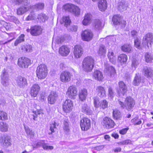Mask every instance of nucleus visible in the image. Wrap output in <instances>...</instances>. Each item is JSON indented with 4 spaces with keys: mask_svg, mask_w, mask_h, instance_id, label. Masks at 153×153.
Segmentation results:
<instances>
[{
    "mask_svg": "<svg viewBox=\"0 0 153 153\" xmlns=\"http://www.w3.org/2000/svg\"><path fill=\"white\" fill-rule=\"evenodd\" d=\"M92 16L89 13L86 14L83 20L82 21V24L84 25H87L90 24L91 22Z\"/></svg>",
    "mask_w": 153,
    "mask_h": 153,
    "instance_id": "nucleus-23",
    "label": "nucleus"
},
{
    "mask_svg": "<svg viewBox=\"0 0 153 153\" xmlns=\"http://www.w3.org/2000/svg\"><path fill=\"white\" fill-rule=\"evenodd\" d=\"M10 19L12 22L16 24H18L19 23V21L18 19L14 16H11Z\"/></svg>",
    "mask_w": 153,
    "mask_h": 153,
    "instance_id": "nucleus-62",
    "label": "nucleus"
},
{
    "mask_svg": "<svg viewBox=\"0 0 153 153\" xmlns=\"http://www.w3.org/2000/svg\"><path fill=\"white\" fill-rule=\"evenodd\" d=\"M108 95L109 97H113L114 95V93L111 88L109 87L108 89Z\"/></svg>",
    "mask_w": 153,
    "mask_h": 153,
    "instance_id": "nucleus-64",
    "label": "nucleus"
},
{
    "mask_svg": "<svg viewBox=\"0 0 153 153\" xmlns=\"http://www.w3.org/2000/svg\"><path fill=\"white\" fill-rule=\"evenodd\" d=\"M30 64V60L25 57H22L18 59V65L23 68H27Z\"/></svg>",
    "mask_w": 153,
    "mask_h": 153,
    "instance_id": "nucleus-6",
    "label": "nucleus"
},
{
    "mask_svg": "<svg viewBox=\"0 0 153 153\" xmlns=\"http://www.w3.org/2000/svg\"><path fill=\"white\" fill-rule=\"evenodd\" d=\"M94 28L96 30H99L102 28V22L100 20L96 19L93 23Z\"/></svg>",
    "mask_w": 153,
    "mask_h": 153,
    "instance_id": "nucleus-32",
    "label": "nucleus"
},
{
    "mask_svg": "<svg viewBox=\"0 0 153 153\" xmlns=\"http://www.w3.org/2000/svg\"><path fill=\"white\" fill-rule=\"evenodd\" d=\"M87 95L86 90L83 89L79 91V97L82 101L85 100Z\"/></svg>",
    "mask_w": 153,
    "mask_h": 153,
    "instance_id": "nucleus-33",
    "label": "nucleus"
},
{
    "mask_svg": "<svg viewBox=\"0 0 153 153\" xmlns=\"http://www.w3.org/2000/svg\"><path fill=\"white\" fill-rule=\"evenodd\" d=\"M63 129L64 131L68 132L70 131L68 124V120L66 118H65L63 121Z\"/></svg>",
    "mask_w": 153,
    "mask_h": 153,
    "instance_id": "nucleus-39",
    "label": "nucleus"
},
{
    "mask_svg": "<svg viewBox=\"0 0 153 153\" xmlns=\"http://www.w3.org/2000/svg\"><path fill=\"white\" fill-rule=\"evenodd\" d=\"M121 49L124 52H130L131 50V47L129 45H124L121 46Z\"/></svg>",
    "mask_w": 153,
    "mask_h": 153,
    "instance_id": "nucleus-43",
    "label": "nucleus"
},
{
    "mask_svg": "<svg viewBox=\"0 0 153 153\" xmlns=\"http://www.w3.org/2000/svg\"><path fill=\"white\" fill-rule=\"evenodd\" d=\"M29 9V7H21L17 9V14L19 15H22L27 12Z\"/></svg>",
    "mask_w": 153,
    "mask_h": 153,
    "instance_id": "nucleus-28",
    "label": "nucleus"
},
{
    "mask_svg": "<svg viewBox=\"0 0 153 153\" xmlns=\"http://www.w3.org/2000/svg\"><path fill=\"white\" fill-rule=\"evenodd\" d=\"M134 45L137 48L139 49L140 48V42L138 39H136L134 40Z\"/></svg>",
    "mask_w": 153,
    "mask_h": 153,
    "instance_id": "nucleus-63",
    "label": "nucleus"
},
{
    "mask_svg": "<svg viewBox=\"0 0 153 153\" xmlns=\"http://www.w3.org/2000/svg\"><path fill=\"white\" fill-rule=\"evenodd\" d=\"M94 65L82 63V68L83 70L87 72L91 71L93 68Z\"/></svg>",
    "mask_w": 153,
    "mask_h": 153,
    "instance_id": "nucleus-34",
    "label": "nucleus"
},
{
    "mask_svg": "<svg viewBox=\"0 0 153 153\" xmlns=\"http://www.w3.org/2000/svg\"><path fill=\"white\" fill-rule=\"evenodd\" d=\"M36 14L33 11H32L25 19L26 21H29L35 20L36 19Z\"/></svg>",
    "mask_w": 153,
    "mask_h": 153,
    "instance_id": "nucleus-40",
    "label": "nucleus"
},
{
    "mask_svg": "<svg viewBox=\"0 0 153 153\" xmlns=\"http://www.w3.org/2000/svg\"><path fill=\"white\" fill-rule=\"evenodd\" d=\"M62 20L64 23V25L66 27L70 25L71 23V21L70 20L69 16H64L62 19Z\"/></svg>",
    "mask_w": 153,
    "mask_h": 153,
    "instance_id": "nucleus-48",
    "label": "nucleus"
},
{
    "mask_svg": "<svg viewBox=\"0 0 153 153\" xmlns=\"http://www.w3.org/2000/svg\"><path fill=\"white\" fill-rule=\"evenodd\" d=\"M98 55L100 56L105 55L106 53L105 47L103 45H100L97 52Z\"/></svg>",
    "mask_w": 153,
    "mask_h": 153,
    "instance_id": "nucleus-36",
    "label": "nucleus"
},
{
    "mask_svg": "<svg viewBox=\"0 0 153 153\" xmlns=\"http://www.w3.org/2000/svg\"><path fill=\"white\" fill-rule=\"evenodd\" d=\"M57 94L56 92H51V94L48 97V103L51 104H53L56 100Z\"/></svg>",
    "mask_w": 153,
    "mask_h": 153,
    "instance_id": "nucleus-21",
    "label": "nucleus"
},
{
    "mask_svg": "<svg viewBox=\"0 0 153 153\" xmlns=\"http://www.w3.org/2000/svg\"><path fill=\"white\" fill-rule=\"evenodd\" d=\"M42 29L41 27L35 25L32 27L31 35L33 36H37L42 33Z\"/></svg>",
    "mask_w": 153,
    "mask_h": 153,
    "instance_id": "nucleus-16",
    "label": "nucleus"
},
{
    "mask_svg": "<svg viewBox=\"0 0 153 153\" xmlns=\"http://www.w3.org/2000/svg\"><path fill=\"white\" fill-rule=\"evenodd\" d=\"M153 58L151 54L149 53H146L145 54V59L146 62H149L151 61Z\"/></svg>",
    "mask_w": 153,
    "mask_h": 153,
    "instance_id": "nucleus-55",
    "label": "nucleus"
},
{
    "mask_svg": "<svg viewBox=\"0 0 153 153\" xmlns=\"http://www.w3.org/2000/svg\"><path fill=\"white\" fill-rule=\"evenodd\" d=\"M48 74V69L44 64H42L37 67L36 75L38 78L40 79H45Z\"/></svg>",
    "mask_w": 153,
    "mask_h": 153,
    "instance_id": "nucleus-2",
    "label": "nucleus"
},
{
    "mask_svg": "<svg viewBox=\"0 0 153 153\" xmlns=\"http://www.w3.org/2000/svg\"><path fill=\"white\" fill-rule=\"evenodd\" d=\"M108 102L105 100H103L101 101L100 107L103 109L107 108L108 106Z\"/></svg>",
    "mask_w": 153,
    "mask_h": 153,
    "instance_id": "nucleus-56",
    "label": "nucleus"
},
{
    "mask_svg": "<svg viewBox=\"0 0 153 153\" xmlns=\"http://www.w3.org/2000/svg\"><path fill=\"white\" fill-rule=\"evenodd\" d=\"M45 142L44 140H41L40 141L38 142L36 144L35 148H37L40 146H42L43 148V145Z\"/></svg>",
    "mask_w": 153,
    "mask_h": 153,
    "instance_id": "nucleus-61",
    "label": "nucleus"
},
{
    "mask_svg": "<svg viewBox=\"0 0 153 153\" xmlns=\"http://www.w3.org/2000/svg\"><path fill=\"white\" fill-rule=\"evenodd\" d=\"M101 102H99V98L97 97L94 98V107L97 108L100 106Z\"/></svg>",
    "mask_w": 153,
    "mask_h": 153,
    "instance_id": "nucleus-50",
    "label": "nucleus"
},
{
    "mask_svg": "<svg viewBox=\"0 0 153 153\" xmlns=\"http://www.w3.org/2000/svg\"><path fill=\"white\" fill-rule=\"evenodd\" d=\"M93 34L91 31L89 29L85 30L81 34V37L83 40L89 41L92 39Z\"/></svg>",
    "mask_w": 153,
    "mask_h": 153,
    "instance_id": "nucleus-8",
    "label": "nucleus"
},
{
    "mask_svg": "<svg viewBox=\"0 0 153 153\" xmlns=\"http://www.w3.org/2000/svg\"><path fill=\"white\" fill-rule=\"evenodd\" d=\"M82 111L87 114L91 115L92 113V111L91 110L89 107L86 104L82 105Z\"/></svg>",
    "mask_w": 153,
    "mask_h": 153,
    "instance_id": "nucleus-26",
    "label": "nucleus"
},
{
    "mask_svg": "<svg viewBox=\"0 0 153 153\" xmlns=\"http://www.w3.org/2000/svg\"><path fill=\"white\" fill-rule=\"evenodd\" d=\"M25 35L24 34H21L15 41L14 45L15 46H16L18 44L21 43L22 42H24L25 40Z\"/></svg>",
    "mask_w": 153,
    "mask_h": 153,
    "instance_id": "nucleus-38",
    "label": "nucleus"
},
{
    "mask_svg": "<svg viewBox=\"0 0 153 153\" xmlns=\"http://www.w3.org/2000/svg\"><path fill=\"white\" fill-rule=\"evenodd\" d=\"M8 129V125L4 122H0V130L2 132L7 131Z\"/></svg>",
    "mask_w": 153,
    "mask_h": 153,
    "instance_id": "nucleus-44",
    "label": "nucleus"
},
{
    "mask_svg": "<svg viewBox=\"0 0 153 153\" xmlns=\"http://www.w3.org/2000/svg\"><path fill=\"white\" fill-rule=\"evenodd\" d=\"M139 64V63L136 59L132 58L131 61V67L132 68L135 69Z\"/></svg>",
    "mask_w": 153,
    "mask_h": 153,
    "instance_id": "nucleus-51",
    "label": "nucleus"
},
{
    "mask_svg": "<svg viewBox=\"0 0 153 153\" xmlns=\"http://www.w3.org/2000/svg\"><path fill=\"white\" fill-rule=\"evenodd\" d=\"M53 146H48L47 145V144L45 143L42 148L45 150H52L53 149Z\"/></svg>",
    "mask_w": 153,
    "mask_h": 153,
    "instance_id": "nucleus-58",
    "label": "nucleus"
},
{
    "mask_svg": "<svg viewBox=\"0 0 153 153\" xmlns=\"http://www.w3.org/2000/svg\"><path fill=\"white\" fill-rule=\"evenodd\" d=\"M0 143L6 147L8 146L10 144V137L8 136H3L0 138Z\"/></svg>",
    "mask_w": 153,
    "mask_h": 153,
    "instance_id": "nucleus-18",
    "label": "nucleus"
},
{
    "mask_svg": "<svg viewBox=\"0 0 153 153\" xmlns=\"http://www.w3.org/2000/svg\"><path fill=\"white\" fill-rule=\"evenodd\" d=\"M74 5L70 4H68L64 5L63 8L66 10L71 13L73 11Z\"/></svg>",
    "mask_w": 153,
    "mask_h": 153,
    "instance_id": "nucleus-41",
    "label": "nucleus"
},
{
    "mask_svg": "<svg viewBox=\"0 0 153 153\" xmlns=\"http://www.w3.org/2000/svg\"><path fill=\"white\" fill-rule=\"evenodd\" d=\"M98 7L100 11H105L107 7V3L106 0H99Z\"/></svg>",
    "mask_w": 153,
    "mask_h": 153,
    "instance_id": "nucleus-22",
    "label": "nucleus"
},
{
    "mask_svg": "<svg viewBox=\"0 0 153 153\" xmlns=\"http://www.w3.org/2000/svg\"><path fill=\"white\" fill-rule=\"evenodd\" d=\"M30 0H13V2L16 5H19L21 4L26 5Z\"/></svg>",
    "mask_w": 153,
    "mask_h": 153,
    "instance_id": "nucleus-46",
    "label": "nucleus"
},
{
    "mask_svg": "<svg viewBox=\"0 0 153 153\" xmlns=\"http://www.w3.org/2000/svg\"><path fill=\"white\" fill-rule=\"evenodd\" d=\"M7 119V114L5 112L0 111V120H5Z\"/></svg>",
    "mask_w": 153,
    "mask_h": 153,
    "instance_id": "nucleus-53",
    "label": "nucleus"
},
{
    "mask_svg": "<svg viewBox=\"0 0 153 153\" xmlns=\"http://www.w3.org/2000/svg\"><path fill=\"white\" fill-rule=\"evenodd\" d=\"M77 89L74 85L69 86L66 91V95L70 98L75 99L77 95Z\"/></svg>",
    "mask_w": 153,
    "mask_h": 153,
    "instance_id": "nucleus-5",
    "label": "nucleus"
},
{
    "mask_svg": "<svg viewBox=\"0 0 153 153\" xmlns=\"http://www.w3.org/2000/svg\"><path fill=\"white\" fill-rule=\"evenodd\" d=\"M118 103L122 108H125L128 111L132 109L134 107L135 104L134 99L131 97H126L125 99L124 102L119 100Z\"/></svg>",
    "mask_w": 153,
    "mask_h": 153,
    "instance_id": "nucleus-1",
    "label": "nucleus"
},
{
    "mask_svg": "<svg viewBox=\"0 0 153 153\" xmlns=\"http://www.w3.org/2000/svg\"><path fill=\"white\" fill-rule=\"evenodd\" d=\"M73 52L76 58H79L83 54V50L81 46L77 45L74 48Z\"/></svg>",
    "mask_w": 153,
    "mask_h": 153,
    "instance_id": "nucleus-13",
    "label": "nucleus"
},
{
    "mask_svg": "<svg viewBox=\"0 0 153 153\" xmlns=\"http://www.w3.org/2000/svg\"><path fill=\"white\" fill-rule=\"evenodd\" d=\"M37 19L42 22H45L48 19L47 16L45 14H40L38 15Z\"/></svg>",
    "mask_w": 153,
    "mask_h": 153,
    "instance_id": "nucleus-54",
    "label": "nucleus"
},
{
    "mask_svg": "<svg viewBox=\"0 0 153 153\" xmlns=\"http://www.w3.org/2000/svg\"><path fill=\"white\" fill-rule=\"evenodd\" d=\"M72 74L68 71L62 72L60 75V81L63 83H67L71 80Z\"/></svg>",
    "mask_w": 153,
    "mask_h": 153,
    "instance_id": "nucleus-4",
    "label": "nucleus"
},
{
    "mask_svg": "<svg viewBox=\"0 0 153 153\" xmlns=\"http://www.w3.org/2000/svg\"><path fill=\"white\" fill-rule=\"evenodd\" d=\"M41 111L38 110L33 111V114H32V116H33V119L34 120H35V118L37 117L38 115L41 114Z\"/></svg>",
    "mask_w": 153,
    "mask_h": 153,
    "instance_id": "nucleus-60",
    "label": "nucleus"
},
{
    "mask_svg": "<svg viewBox=\"0 0 153 153\" xmlns=\"http://www.w3.org/2000/svg\"><path fill=\"white\" fill-rule=\"evenodd\" d=\"M153 42V35L151 33H149L146 34L143 37V44L145 45H147L149 43L151 45Z\"/></svg>",
    "mask_w": 153,
    "mask_h": 153,
    "instance_id": "nucleus-11",
    "label": "nucleus"
},
{
    "mask_svg": "<svg viewBox=\"0 0 153 153\" xmlns=\"http://www.w3.org/2000/svg\"><path fill=\"white\" fill-rule=\"evenodd\" d=\"M45 5L43 3H39L33 6V7L36 10H39L43 9Z\"/></svg>",
    "mask_w": 153,
    "mask_h": 153,
    "instance_id": "nucleus-42",
    "label": "nucleus"
},
{
    "mask_svg": "<svg viewBox=\"0 0 153 153\" xmlns=\"http://www.w3.org/2000/svg\"><path fill=\"white\" fill-rule=\"evenodd\" d=\"M127 5L124 2H121L119 3L118 8L120 11H123L126 10Z\"/></svg>",
    "mask_w": 153,
    "mask_h": 153,
    "instance_id": "nucleus-47",
    "label": "nucleus"
},
{
    "mask_svg": "<svg viewBox=\"0 0 153 153\" xmlns=\"http://www.w3.org/2000/svg\"><path fill=\"white\" fill-rule=\"evenodd\" d=\"M34 148H35V147L32 145H28L26 147L27 150H25L22 153L29 152H31L33 150Z\"/></svg>",
    "mask_w": 153,
    "mask_h": 153,
    "instance_id": "nucleus-57",
    "label": "nucleus"
},
{
    "mask_svg": "<svg viewBox=\"0 0 153 153\" xmlns=\"http://www.w3.org/2000/svg\"><path fill=\"white\" fill-rule=\"evenodd\" d=\"M93 76L95 79L98 81H101L103 78L102 72L98 70H96L94 71Z\"/></svg>",
    "mask_w": 153,
    "mask_h": 153,
    "instance_id": "nucleus-24",
    "label": "nucleus"
},
{
    "mask_svg": "<svg viewBox=\"0 0 153 153\" xmlns=\"http://www.w3.org/2000/svg\"><path fill=\"white\" fill-rule=\"evenodd\" d=\"M56 123L55 122L54 123L51 124L50 129L51 131V132L49 133V134H51L53 133L54 132V129L56 128Z\"/></svg>",
    "mask_w": 153,
    "mask_h": 153,
    "instance_id": "nucleus-59",
    "label": "nucleus"
},
{
    "mask_svg": "<svg viewBox=\"0 0 153 153\" xmlns=\"http://www.w3.org/2000/svg\"><path fill=\"white\" fill-rule=\"evenodd\" d=\"M73 105V103L71 100L70 99L66 100L63 105V109L64 111L66 113L69 112L72 109Z\"/></svg>",
    "mask_w": 153,
    "mask_h": 153,
    "instance_id": "nucleus-12",
    "label": "nucleus"
},
{
    "mask_svg": "<svg viewBox=\"0 0 153 153\" xmlns=\"http://www.w3.org/2000/svg\"><path fill=\"white\" fill-rule=\"evenodd\" d=\"M102 125L107 129H110L114 127L115 123L114 121L108 117H105L102 122Z\"/></svg>",
    "mask_w": 153,
    "mask_h": 153,
    "instance_id": "nucleus-10",
    "label": "nucleus"
},
{
    "mask_svg": "<svg viewBox=\"0 0 153 153\" xmlns=\"http://www.w3.org/2000/svg\"><path fill=\"white\" fill-rule=\"evenodd\" d=\"M40 89L38 84H35L31 88L30 94L31 96L34 97L36 96Z\"/></svg>",
    "mask_w": 153,
    "mask_h": 153,
    "instance_id": "nucleus-15",
    "label": "nucleus"
},
{
    "mask_svg": "<svg viewBox=\"0 0 153 153\" xmlns=\"http://www.w3.org/2000/svg\"><path fill=\"white\" fill-rule=\"evenodd\" d=\"M82 63L94 65V59L92 56H87L84 58L82 61Z\"/></svg>",
    "mask_w": 153,
    "mask_h": 153,
    "instance_id": "nucleus-31",
    "label": "nucleus"
},
{
    "mask_svg": "<svg viewBox=\"0 0 153 153\" xmlns=\"http://www.w3.org/2000/svg\"><path fill=\"white\" fill-rule=\"evenodd\" d=\"M113 115L114 119L116 120L120 119L121 115L120 111L117 109H115L113 110Z\"/></svg>",
    "mask_w": 153,
    "mask_h": 153,
    "instance_id": "nucleus-37",
    "label": "nucleus"
},
{
    "mask_svg": "<svg viewBox=\"0 0 153 153\" xmlns=\"http://www.w3.org/2000/svg\"><path fill=\"white\" fill-rule=\"evenodd\" d=\"M17 83L18 85L20 88H24L27 85L26 79L21 76H19L18 77Z\"/></svg>",
    "mask_w": 153,
    "mask_h": 153,
    "instance_id": "nucleus-17",
    "label": "nucleus"
},
{
    "mask_svg": "<svg viewBox=\"0 0 153 153\" xmlns=\"http://www.w3.org/2000/svg\"><path fill=\"white\" fill-rule=\"evenodd\" d=\"M127 60V56L124 54H121L118 57V61L122 64L126 63Z\"/></svg>",
    "mask_w": 153,
    "mask_h": 153,
    "instance_id": "nucleus-29",
    "label": "nucleus"
},
{
    "mask_svg": "<svg viewBox=\"0 0 153 153\" xmlns=\"http://www.w3.org/2000/svg\"><path fill=\"white\" fill-rule=\"evenodd\" d=\"M96 91L98 95L102 97L105 95V91L104 88L101 86H98L97 87Z\"/></svg>",
    "mask_w": 153,
    "mask_h": 153,
    "instance_id": "nucleus-30",
    "label": "nucleus"
},
{
    "mask_svg": "<svg viewBox=\"0 0 153 153\" xmlns=\"http://www.w3.org/2000/svg\"><path fill=\"white\" fill-rule=\"evenodd\" d=\"M32 46L30 45H24L22 48V49L24 51L30 52L32 49Z\"/></svg>",
    "mask_w": 153,
    "mask_h": 153,
    "instance_id": "nucleus-52",
    "label": "nucleus"
},
{
    "mask_svg": "<svg viewBox=\"0 0 153 153\" xmlns=\"http://www.w3.org/2000/svg\"><path fill=\"white\" fill-rule=\"evenodd\" d=\"M70 50L69 48L66 45L61 46L59 49V53L62 56H66L69 53Z\"/></svg>",
    "mask_w": 153,
    "mask_h": 153,
    "instance_id": "nucleus-14",
    "label": "nucleus"
},
{
    "mask_svg": "<svg viewBox=\"0 0 153 153\" xmlns=\"http://www.w3.org/2000/svg\"><path fill=\"white\" fill-rule=\"evenodd\" d=\"M152 70L149 67H144L143 69V73L144 75L148 78H150L153 76Z\"/></svg>",
    "mask_w": 153,
    "mask_h": 153,
    "instance_id": "nucleus-19",
    "label": "nucleus"
},
{
    "mask_svg": "<svg viewBox=\"0 0 153 153\" xmlns=\"http://www.w3.org/2000/svg\"><path fill=\"white\" fill-rule=\"evenodd\" d=\"M80 125L82 130L87 131L91 127L90 120L87 118H84L81 120Z\"/></svg>",
    "mask_w": 153,
    "mask_h": 153,
    "instance_id": "nucleus-9",
    "label": "nucleus"
},
{
    "mask_svg": "<svg viewBox=\"0 0 153 153\" xmlns=\"http://www.w3.org/2000/svg\"><path fill=\"white\" fill-rule=\"evenodd\" d=\"M108 56L110 61L111 63L114 64L116 63V57L111 50H109Z\"/></svg>",
    "mask_w": 153,
    "mask_h": 153,
    "instance_id": "nucleus-25",
    "label": "nucleus"
},
{
    "mask_svg": "<svg viewBox=\"0 0 153 153\" xmlns=\"http://www.w3.org/2000/svg\"><path fill=\"white\" fill-rule=\"evenodd\" d=\"M141 82V76L139 74H136L133 83L135 85H138Z\"/></svg>",
    "mask_w": 153,
    "mask_h": 153,
    "instance_id": "nucleus-35",
    "label": "nucleus"
},
{
    "mask_svg": "<svg viewBox=\"0 0 153 153\" xmlns=\"http://www.w3.org/2000/svg\"><path fill=\"white\" fill-rule=\"evenodd\" d=\"M74 8H73V11L71 13L75 16H78L80 15V9L77 6L74 5Z\"/></svg>",
    "mask_w": 153,
    "mask_h": 153,
    "instance_id": "nucleus-49",
    "label": "nucleus"
},
{
    "mask_svg": "<svg viewBox=\"0 0 153 153\" xmlns=\"http://www.w3.org/2000/svg\"><path fill=\"white\" fill-rule=\"evenodd\" d=\"M119 86L120 91L123 95L127 92V88L126 85L123 82H119Z\"/></svg>",
    "mask_w": 153,
    "mask_h": 153,
    "instance_id": "nucleus-27",
    "label": "nucleus"
},
{
    "mask_svg": "<svg viewBox=\"0 0 153 153\" xmlns=\"http://www.w3.org/2000/svg\"><path fill=\"white\" fill-rule=\"evenodd\" d=\"M1 79V83L3 86L7 87L9 85L10 79L8 74L5 69L2 71Z\"/></svg>",
    "mask_w": 153,
    "mask_h": 153,
    "instance_id": "nucleus-3",
    "label": "nucleus"
},
{
    "mask_svg": "<svg viewBox=\"0 0 153 153\" xmlns=\"http://www.w3.org/2000/svg\"><path fill=\"white\" fill-rule=\"evenodd\" d=\"M25 132L28 137L32 138L34 137V133L32 130L30 129L28 127H25Z\"/></svg>",
    "mask_w": 153,
    "mask_h": 153,
    "instance_id": "nucleus-45",
    "label": "nucleus"
},
{
    "mask_svg": "<svg viewBox=\"0 0 153 153\" xmlns=\"http://www.w3.org/2000/svg\"><path fill=\"white\" fill-rule=\"evenodd\" d=\"M113 23L116 25H121L122 27H125L126 25V22L122 17L118 15H114L112 18Z\"/></svg>",
    "mask_w": 153,
    "mask_h": 153,
    "instance_id": "nucleus-7",
    "label": "nucleus"
},
{
    "mask_svg": "<svg viewBox=\"0 0 153 153\" xmlns=\"http://www.w3.org/2000/svg\"><path fill=\"white\" fill-rule=\"evenodd\" d=\"M105 72L111 77L114 76L116 73V71L114 68L111 66H106L105 70Z\"/></svg>",
    "mask_w": 153,
    "mask_h": 153,
    "instance_id": "nucleus-20",
    "label": "nucleus"
}]
</instances>
